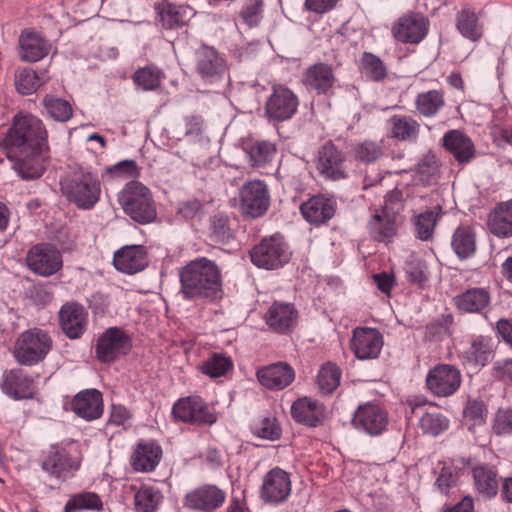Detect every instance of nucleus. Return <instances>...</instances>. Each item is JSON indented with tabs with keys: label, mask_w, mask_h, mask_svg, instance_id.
<instances>
[{
	"label": "nucleus",
	"mask_w": 512,
	"mask_h": 512,
	"mask_svg": "<svg viewBox=\"0 0 512 512\" xmlns=\"http://www.w3.org/2000/svg\"><path fill=\"white\" fill-rule=\"evenodd\" d=\"M175 419L194 425H211L216 416L210 412L207 404L200 398L189 396L179 399L172 408Z\"/></svg>",
	"instance_id": "4468645a"
},
{
	"label": "nucleus",
	"mask_w": 512,
	"mask_h": 512,
	"mask_svg": "<svg viewBox=\"0 0 512 512\" xmlns=\"http://www.w3.org/2000/svg\"><path fill=\"white\" fill-rule=\"evenodd\" d=\"M439 173V164L434 155H425L417 165V174L425 185L435 183Z\"/></svg>",
	"instance_id": "4d7b16f0"
},
{
	"label": "nucleus",
	"mask_w": 512,
	"mask_h": 512,
	"mask_svg": "<svg viewBox=\"0 0 512 512\" xmlns=\"http://www.w3.org/2000/svg\"><path fill=\"white\" fill-rule=\"evenodd\" d=\"M113 264L123 273H138L148 265L147 250L143 245L124 246L114 253Z\"/></svg>",
	"instance_id": "5701e85b"
},
{
	"label": "nucleus",
	"mask_w": 512,
	"mask_h": 512,
	"mask_svg": "<svg viewBox=\"0 0 512 512\" xmlns=\"http://www.w3.org/2000/svg\"><path fill=\"white\" fill-rule=\"evenodd\" d=\"M42 104L50 117L55 121L67 122L73 115L72 106L65 99L46 95L42 100Z\"/></svg>",
	"instance_id": "09e8293b"
},
{
	"label": "nucleus",
	"mask_w": 512,
	"mask_h": 512,
	"mask_svg": "<svg viewBox=\"0 0 512 512\" xmlns=\"http://www.w3.org/2000/svg\"><path fill=\"white\" fill-rule=\"evenodd\" d=\"M441 213L442 207L436 205L432 209L415 216V232L420 240L427 241L432 238L437 219Z\"/></svg>",
	"instance_id": "a18cd8bd"
},
{
	"label": "nucleus",
	"mask_w": 512,
	"mask_h": 512,
	"mask_svg": "<svg viewBox=\"0 0 512 512\" xmlns=\"http://www.w3.org/2000/svg\"><path fill=\"white\" fill-rule=\"evenodd\" d=\"M60 325L67 337L79 338L86 330L87 312L78 303H66L59 311Z\"/></svg>",
	"instance_id": "a878e982"
},
{
	"label": "nucleus",
	"mask_w": 512,
	"mask_h": 512,
	"mask_svg": "<svg viewBox=\"0 0 512 512\" xmlns=\"http://www.w3.org/2000/svg\"><path fill=\"white\" fill-rule=\"evenodd\" d=\"M232 369V359L222 353H212L200 366L201 372L210 378L222 377Z\"/></svg>",
	"instance_id": "49530a36"
},
{
	"label": "nucleus",
	"mask_w": 512,
	"mask_h": 512,
	"mask_svg": "<svg viewBox=\"0 0 512 512\" xmlns=\"http://www.w3.org/2000/svg\"><path fill=\"white\" fill-rule=\"evenodd\" d=\"M293 419L309 427L322 424L325 418L324 406L316 400L308 397L299 398L291 406Z\"/></svg>",
	"instance_id": "cd10ccee"
},
{
	"label": "nucleus",
	"mask_w": 512,
	"mask_h": 512,
	"mask_svg": "<svg viewBox=\"0 0 512 512\" xmlns=\"http://www.w3.org/2000/svg\"><path fill=\"white\" fill-rule=\"evenodd\" d=\"M0 388L5 395L14 400L31 399L36 390L34 378L22 368L5 370Z\"/></svg>",
	"instance_id": "a211bd4d"
},
{
	"label": "nucleus",
	"mask_w": 512,
	"mask_h": 512,
	"mask_svg": "<svg viewBox=\"0 0 512 512\" xmlns=\"http://www.w3.org/2000/svg\"><path fill=\"white\" fill-rule=\"evenodd\" d=\"M391 135L400 141L414 142L417 140L420 124L411 116L393 115L390 120Z\"/></svg>",
	"instance_id": "58836bf2"
},
{
	"label": "nucleus",
	"mask_w": 512,
	"mask_h": 512,
	"mask_svg": "<svg viewBox=\"0 0 512 512\" xmlns=\"http://www.w3.org/2000/svg\"><path fill=\"white\" fill-rule=\"evenodd\" d=\"M316 170L326 180L339 181L347 177L345 156L332 141H327L318 149Z\"/></svg>",
	"instance_id": "f8f14e48"
},
{
	"label": "nucleus",
	"mask_w": 512,
	"mask_h": 512,
	"mask_svg": "<svg viewBox=\"0 0 512 512\" xmlns=\"http://www.w3.org/2000/svg\"><path fill=\"white\" fill-rule=\"evenodd\" d=\"M384 155L381 142L364 140L354 146V156L357 161L374 163Z\"/></svg>",
	"instance_id": "603ef678"
},
{
	"label": "nucleus",
	"mask_w": 512,
	"mask_h": 512,
	"mask_svg": "<svg viewBox=\"0 0 512 512\" xmlns=\"http://www.w3.org/2000/svg\"><path fill=\"white\" fill-rule=\"evenodd\" d=\"M363 73L369 79L379 82L387 76V70L382 60L369 52H364L361 58Z\"/></svg>",
	"instance_id": "864d4df0"
},
{
	"label": "nucleus",
	"mask_w": 512,
	"mask_h": 512,
	"mask_svg": "<svg viewBox=\"0 0 512 512\" xmlns=\"http://www.w3.org/2000/svg\"><path fill=\"white\" fill-rule=\"evenodd\" d=\"M491 297L484 288H470L454 297L458 310L465 313H482L490 305Z\"/></svg>",
	"instance_id": "f704fd0d"
},
{
	"label": "nucleus",
	"mask_w": 512,
	"mask_h": 512,
	"mask_svg": "<svg viewBox=\"0 0 512 512\" xmlns=\"http://www.w3.org/2000/svg\"><path fill=\"white\" fill-rule=\"evenodd\" d=\"M193 14V10L188 6H176L170 3L158 5L160 22L167 29L183 26Z\"/></svg>",
	"instance_id": "4c0bfd02"
},
{
	"label": "nucleus",
	"mask_w": 512,
	"mask_h": 512,
	"mask_svg": "<svg viewBox=\"0 0 512 512\" xmlns=\"http://www.w3.org/2000/svg\"><path fill=\"white\" fill-rule=\"evenodd\" d=\"M26 261L32 272L43 277L54 275L63 266L60 251L47 243L33 246L27 254Z\"/></svg>",
	"instance_id": "9d476101"
},
{
	"label": "nucleus",
	"mask_w": 512,
	"mask_h": 512,
	"mask_svg": "<svg viewBox=\"0 0 512 512\" xmlns=\"http://www.w3.org/2000/svg\"><path fill=\"white\" fill-rule=\"evenodd\" d=\"M103 508V503L98 494L94 492H81L73 495L65 505V512H77L80 510H97Z\"/></svg>",
	"instance_id": "de8ad7c7"
},
{
	"label": "nucleus",
	"mask_w": 512,
	"mask_h": 512,
	"mask_svg": "<svg viewBox=\"0 0 512 512\" xmlns=\"http://www.w3.org/2000/svg\"><path fill=\"white\" fill-rule=\"evenodd\" d=\"M493 430L497 435L512 434V408L497 411Z\"/></svg>",
	"instance_id": "338daca9"
},
{
	"label": "nucleus",
	"mask_w": 512,
	"mask_h": 512,
	"mask_svg": "<svg viewBox=\"0 0 512 512\" xmlns=\"http://www.w3.org/2000/svg\"><path fill=\"white\" fill-rule=\"evenodd\" d=\"M253 433L266 440L274 441L280 438L281 429L275 418L264 417L253 425Z\"/></svg>",
	"instance_id": "052dcab7"
},
{
	"label": "nucleus",
	"mask_w": 512,
	"mask_h": 512,
	"mask_svg": "<svg viewBox=\"0 0 512 512\" xmlns=\"http://www.w3.org/2000/svg\"><path fill=\"white\" fill-rule=\"evenodd\" d=\"M43 83L36 72L32 69L21 70L16 77V88L23 95L35 92Z\"/></svg>",
	"instance_id": "13d9d810"
},
{
	"label": "nucleus",
	"mask_w": 512,
	"mask_h": 512,
	"mask_svg": "<svg viewBox=\"0 0 512 512\" xmlns=\"http://www.w3.org/2000/svg\"><path fill=\"white\" fill-rule=\"evenodd\" d=\"M131 349L130 335L122 328L110 327L98 338L95 352L101 362L110 363L127 355Z\"/></svg>",
	"instance_id": "6e6552de"
},
{
	"label": "nucleus",
	"mask_w": 512,
	"mask_h": 512,
	"mask_svg": "<svg viewBox=\"0 0 512 512\" xmlns=\"http://www.w3.org/2000/svg\"><path fill=\"white\" fill-rule=\"evenodd\" d=\"M161 456V447L156 443H139L131 456V465L135 471L150 472L158 465Z\"/></svg>",
	"instance_id": "c9c22d12"
},
{
	"label": "nucleus",
	"mask_w": 512,
	"mask_h": 512,
	"mask_svg": "<svg viewBox=\"0 0 512 512\" xmlns=\"http://www.w3.org/2000/svg\"><path fill=\"white\" fill-rule=\"evenodd\" d=\"M118 201L124 213L139 224H149L157 217L151 191L138 181L127 183L120 191Z\"/></svg>",
	"instance_id": "20e7f679"
},
{
	"label": "nucleus",
	"mask_w": 512,
	"mask_h": 512,
	"mask_svg": "<svg viewBox=\"0 0 512 512\" xmlns=\"http://www.w3.org/2000/svg\"><path fill=\"white\" fill-rule=\"evenodd\" d=\"M302 216L309 223L320 225L330 220L336 211V202L323 195L313 196L300 206Z\"/></svg>",
	"instance_id": "bb28decb"
},
{
	"label": "nucleus",
	"mask_w": 512,
	"mask_h": 512,
	"mask_svg": "<svg viewBox=\"0 0 512 512\" xmlns=\"http://www.w3.org/2000/svg\"><path fill=\"white\" fill-rule=\"evenodd\" d=\"M20 57L27 62L43 59L50 50L49 43L39 34L31 31L22 32L19 38Z\"/></svg>",
	"instance_id": "2f4dec72"
},
{
	"label": "nucleus",
	"mask_w": 512,
	"mask_h": 512,
	"mask_svg": "<svg viewBox=\"0 0 512 512\" xmlns=\"http://www.w3.org/2000/svg\"><path fill=\"white\" fill-rule=\"evenodd\" d=\"M163 77V72L155 66L139 68L132 76L134 83L146 91L157 89Z\"/></svg>",
	"instance_id": "8fccbe9b"
},
{
	"label": "nucleus",
	"mask_w": 512,
	"mask_h": 512,
	"mask_svg": "<svg viewBox=\"0 0 512 512\" xmlns=\"http://www.w3.org/2000/svg\"><path fill=\"white\" fill-rule=\"evenodd\" d=\"M449 426V420L440 413H424L419 421V427L424 434L437 436L444 432Z\"/></svg>",
	"instance_id": "5fc2aeb1"
},
{
	"label": "nucleus",
	"mask_w": 512,
	"mask_h": 512,
	"mask_svg": "<svg viewBox=\"0 0 512 512\" xmlns=\"http://www.w3.org/2000/svg\"><path fill=\"white\" fill-rule=\"evenodd\" d=\"M472 477L476 491L486 498L497 495L498 471L489 464H477L472 468Z\"/></svg>",
	"instance_id": "473e14b6"
},
{
	"label": "nucleus",
	"mask_w": 512,
	"mask_h": 512,
	"mask_svg": "<svg viewBox=\"0 0 512 512\" xmlns=\"http://www.w3.org/2000/svg\"><path fill=\"white\" fill-rule=\"evenodd\" d=\"M160 498L159 491L153 487L143 486L135 494V507L138 512H154Z\"/></svg>",
	"instance_id": "6e6d98bb"
},
{
	"label": "nucleus",
	"mask_w": 512,
	"mask_h": 512,
	"mask_svg": "<svg viewBox=\"0 0 512 512\" xmlns=\"http://www.w3.org/2000/svg\"><path fill=\"white\" fill-rule=\"evenodd\" d=\"M60 185L62 194L80 209H91L99 201L101 183L90 171L79 169L67 174Z\"/></svg>",
	"instance_id": "7ed1b4c3"
},
{
	"label": "nucleus",
	"mask_w": 512,
	"mask_h": 512,
	"mask_svg": "<svg viewBox=\"0 0 512 512\" xmlns=\"http://www.w3.org/2000/svg\"><path fill=\"white\" fill-rule=\"evenodd\" d=\"M302 82L308 91L328 95L333 90L336 77L330 65L319 62L305 70Z\"/></svg>",
	"instance_id": "4be33fe9"
},
{
	"label": "nucleus",
	"mask_w": 512,
	"mask_h": 512,
	"mask_svg": "<svg viewBox=\"0 0 512 512\" xmlns=\"http://www.w3.org/2000/svg\"><path fill=\"white\" fill-rule=\"evenodd\" d=\"M429 21L421 13L409 12L392 26L393 37L401 43L418 44L428 33Z\"/></svg>",
	"instance_id": "2eb2a0df"
},
{
	"label": "nucleus",
	"mask_w": 512,
	"mask_h": 512,
	"mask_svg": "<svg viewBox=\"0 0 512 512\" xmlns=\"http://www.w3.org/2000/svg\"><path fill=\"white\" fill-rule=\"evenodd\" d=\"M72 411L86 421L98 419L103 414V397L97 389L77 393L71 402Z\"/></svg>",
	"instance_id": "393cba45"
},
{
	"label": "nucleus",
	"mask_w": 512,
	"mask_h": 512,
	"mask_svg": "<svg viewBox=\"0 0 512 512\" xmlns=\"http://www.w3.org/2000/svg\"><path fill=\"white\" fill-rule=\"evenodd\" d=\"M41 468L51 478L63 482L73 476L79 468V463L69 455L65 448L51 445L43 452Z\"/></svg>",
	"instance_id": "9b49d317"
},
{
	"label": "nucleus",
	"mask_w": 512,
	"mask_h": 512,
	"mask_svg": "<svg viewBox=\"0 0 512 512\" xmlns=\"http://www.w3.org/2000/svg\"><path fill=\"white\" fill-rule=\"evenodd\" d=\"M383 346V337L375 328L357 327L353 330L350 348L359 360L375 359Z\"/></svg>",
	"instance_id": "6ab92c4d"
},
{
	"label": "nucleus",
	"mask_w": 512,
	"mask_h": 512,
	"mask_svg": "<svg viewBox=\"0 0 512 512\" xmlns=\"http://www.w3.org/2000/svg\"><path fill=\"white\" fill-rule=\"evenodd\" d=\"M416 110L424 117H433L445 105L444 94L440 90L419 93L415 100Z\"/></svg>",
	"instance_id": "c03bdc74"
},
{
	"label": "nucleus",
	"mask_w": 512,
	"mask_h": 512,
	"mask_svg": "<svg viewBox=\"0 0 512 512\" xmlns=\"http://www.w3.org/2000/svg\"><path fill=\"white\" fill-rule=\"evenodd\" d=\"M298 105V97L292 90L284 85H274L265 103V113L270 121L283 122L295 115Z\"/></svg>",
	"instance_id": "1a4fd4ad"
},
{
	"label": "nucleus",
	"mask_w": 512,
	"mask_h": 512,
	"mask_svg": "<svg viewBox=\"0 0 512 512\" xmlns=\"http://www.w3.org/2000/svg\"><path fill=\"white\" fill-rule=\"evenodd\" d=\"M352 425L370 436H378L387 429L388 414L379 405L368 402L354 412Z\"/></svg>",
	"instance_id": "dca6fc26"
},
{
	"label": "nucleus",
	"mask_w": 512,
	"mask_h": 512,
	"mask_svg": "<svg viewBox=\"0 0 512 512\" xmlns=\"http://www.w3.org/2000/svg\"><path fill=\"white\" fill-rule=\"evenodd\" d=\"M487 227L498 238L512 237V200L502 201L490 211Z\"/></svg>",
	"instance_id": "c85d7f7f"
},
{
	"label": "nucleus",
	"mask_w": 512,
	"mask_h": 512,
	"mask_svg": "<svg viewBox=\"0 0 512 512\" xmlns=\"http://www.w3.org/2000/svg\"><path fill=\"white\" fill-rule=\"evenodd\" d=\"M452 248L460 259H467L476 251V239L473 229L469 226L458 227L452 236Z\"/></svg>",
	"instance_id": "79ce46f5"
},
{
	"label": "nucleus",
	"mask_w": 512,
	"mask_h": 512,
	"mask_svg": "<svg viewBox=\"0 0 512 512\" xmlns=\"http://www.w3.org/2000/svg\"><path fill=\"white\" fill-rule=\"evenodd\" d=\"M297 311L293 304L275 301L266 314L267 325L275 332L286 333L296 323Z\"/></svg>",
	"instance_id": "c756f323"
},
{
	"label": "nucleus",
	"mask_w": 512,
	"mask_h": 512,
	"mask_svg": "<svg viewBox=\"0 0 512 512\" xmlns=\"http://www.w3.org/2000/svg\"><path fill=\"white\" fill-rule=\"evenodd\" d=\"M262 0H250L241 11L243 21L250 27L258 25L262 18Z\"/></svg>",
	"instance_id": "774afa93"
},
{
	"label": "nucleus",
	"mask_w": 512,
	"mask_h": 512,
	"mask_svg": "<svg viewBox=\"0 0 512 512\" xmlns=\"http://www.w3.org/2000/svg\"><path fill=\"white\" fill-rule=\"evenodd\" d=\"M342 371L335 363L323 364L316 377V385L322 395L332 394L340 385Z\"/></svg>",
	"instance_id": "37998d69"
},
{
	"label": "nucleus",
	"mask_w": 512,
	"mask_h": 512,
	"mask_svg": "<svg viewBox=\"0 0 512 512\" xmlns=\"http://www.w3.org/2000/svg\"><path fill=\"white\" fill-rule=\"evenodd\" d=\"M459 479V469L452 463H444L440 474L435 481V486L442 493L447 495Z\"/></svg>",
	"instance_id": "bf43d9fd"
},
{
	"label": "nucleus",
	"mask_w": 512,
	"mask_h": 512,
	"mask_svg": "<svg viewBox=\"0 0 512 512\" xmlns=\"http://www.w3.org/2000/svg\"><path fill=\"white\" fill-rule=\"evenodd\" d=\"M442 141L443 146L453 154L459 163H467L475 155L471 139L458 130H450L445 133Z\"/></svg>",
	"instance_id": "72a5a7b5"
},
{
	"label": "nucleus",
	"mask_w": 512,
	"mask_h": 512,
	"mask_svg": "<svg viewBox=\"0 0 512 512\" xmlns=\"http://www.w3.org/2000/svg\"><path fill=\"white\" fill-rule=\"evenodd\" d=\"M52 348V339L41 329L33 328L23 332L14 347V358L23 366H34L43 361Z\"/></svg>",
	"instance_id": "39448f33"
},
{
	"label": "nucleus",
	"mask_w": 512,
	"mask_h": 512,
	"mask_svg": "<svg viewBox=\"0 0 512 512\" xmlns=\"http://www.w3.org/2000/svg\"><path fill=\"white\" fill-rule=\"evenodd\" d=\"M209 230V237L215 243L226 244L233 238L229 219L223 214H217L210 218Z\"/></svg>",
	"instance_id": "3c124183"
},
{
	"label": "nucleus",
	"mask_w": 512,
	"mask_h": 512,
	"mask_svg": "<svg viewBox=\"0 0 512 512\" xmlns=\"http://www.w3.org/2000/svg\"><path fill=\"white\" fill-rule=\"evenodd\" d=\"M225 499L224 490L213 484H204L188 492L184 503L186 507L193 510L212 512L221 507Z\"/></svg>",
	"instance_id": "412c9836"
},
{
	"label": "nucleus",
	"mask_w": 512,
	"mask_h": 512,
	"mask_svg": "<svg viewBox=\"0 0 512 512\" xmlns=\"http://www.w3.org/2000/svg\"><path fill=\"white\" fill-rule=\"evenodd\" d=\"M185 300L214 302L222 298V277L214 261L201 257L187 263L179 272Z\"/></svg>",
	"instance_id": "f03ea898"
},
{
	"label": "nucleus",
	"mask_w": 512,
	"mask_h": 512,
	"mask_svg": "<svg viewBox=\"0 0 512 512\" xmlns=\"http://www.w3.org/2000/svg\"><path fill=\"white\" fill-rule=\"evenodd\" d=\"M291 490L290 474L279 467H275L263 477L260 497L265 503L277 505L288 499Z\"/></svg>",
	"instance_id": "ddd939ff"
},
{
	"label": "nucleus",
	"mask_w": 512,
	"mask_h": 512,
	"mask_svg": "<svg viewBox=\"0 0 512 512\" xmlns=\"http://www.w3.org/2000/svg\"><path fill=\"white\" fill-rule=\"evenodd\" d=\"M404 210V199L401 190L395 188L389 191L384 197V204L380 212L384 215L396 218Z\"/></svg>",
	"instance_id": "e2e57ef3"
},
{
	"label": "nucleus",
	"mask_w": 512,
	"mask_h": 512,
	"mask_svg": "<svg viewBox=\"0 0 512 512\" xmlns=\"http://www.w3.org/2000/svg\"><path fill=\"white\" fill-rule=\"evenodd\" d=\"M105 173L115 178H135L139 175V167L134 160H123L105 169Z\"/></svg>",
	"instance_id": "0e129e2a"
},
{
	"label": "nucleus",
	"mask_w": 512,
	"mask_h": 512,
	"mask_svg": "<svg viewBox=\"0 0 512 512\" xmlns=\"http://www.w3.org/2000/svg\"><path fill=\"white\" fill-rule=\"evenodd\" d=\"M196 71L206 83H216L227 74L226 61L212 47L204 46L196 52Z\"/></svg>",
	"instance_id": "aec40b11"
},
{
	"label": "nucleus",
	"mask_w": 512,
	"mask_h": 512,
	"mask_svg": "<svg viewBox=\"0 0 512 512\" xmlns=\"http://www.w3.org/2000/svg\"><path fill=\"white\" fill-rule=\"evenodd\" d=\"M243 150L248 158V162L253 168L265 167L274 159L277 148L276 145L267 140H256L245 143Z\"/></svg>",
	"instance_id": "e433bc0d"
},
{
	"label": "nucleus",
	"mask_w": 512,
	"mask_h": 512,
	"mask_svg": "<svg viewBox=\"0 0 512 512\" xmlns=\"http://www.w3.org/2000/svg\"><path fill=\"white\" fill-rule=\"evenodd\" d=\"M396 218L376 212L369 221L368 227L371 237L379 242H388L396 235Z\"/></svg>",
	"instance_id": "a19ab883"
},
{
	"label": "nucleus",
	"mask_w": 512,
	"mask_h": 512,
	"mask_svg": "<svg viewBox=\"0 0 512 512\" xmlns=\"http://www.w3.org/2000/svg\"><path fill=\"white\" fill-rule=\"evenodd\" d=\"M260 384L270 390H282L295 379L294 369L286 362H277L257 370Z\"/></svg>",
	"instance_id": "b1692460"
},
{
	"label": "nucleus",
	"mask_w": 512,
	"mask_h": 512,
	"mask_svg": "<svg viewBox=\"0 0 512 512\" xmlns=\"http://www.w3.org/2000/svg\"><path fill=\"white\" fill-rule=\"evenodd\" d=\"M463 414L464 418L469 420L473 426L482 425L487 417V408L480 399H468Z\"/></svg>",
	"instance_id": "680f3d73"
},
{
	"label": "nucleus",
	"mask_w": 512,
	"mask_h": 512,
	"mask_svg": "<svg viewBox=\"0 0 512 512\" xmlns=\"http://www.w3.org/2000/svg\"><path fill=\"white\" fill-rule=\"evenodd\" d=\"M461 382L460 371L449 364L437 365L426 377L428 389L438 397L453 395L459 389Z\"/></svg>",
	"instance_id": "f3484780"
},
{
	"label": "nucleus",
	"mask_w": 512,
	"mask_h": 512,
	"mask_svg": "<svg viewBox=\"0 0 512 512\" xmlns=\"http://www.w3.org/2000/svg\"><path fill=\"white\" fill-rule=\"evenodd\" d=\"M405 270L408 280L412 283L423 286L428 280L427 265L423 260L416 258L409 260Z\"/></svg>",
	"instance_id": "69168bd1"
},
{
	"label": "nucleus",
	"mask_w": 512,
	"mask_h": 512,
	"mask_svg": "<svg viewBox=\"0 0 512 512\" xmlns=\"http://www.w3.org/2000/svg\"><path fill=\"white\" fill-rule=\"evenodd\" d=\"M238 198L240 213L251 219L262 217L270 207V191L263 180L246 181L239 188Z\"/></svg>",
	"instance_id": "423d86ee"
},
{
	"label": "nucleus",
	"mask_w": 512,
	"mask_h": 512,
	"mask_svg": "<svg viewBox=\"0 0 512 512\" xmlns=\"http://www.w3.org/2000/svg\"><path fill=\"white\" fill-rule=\"evenodd\" d=\"M491 354L492 349L489 339L484 336H477L463 352V358L471 366L484 367L489 362Z\"/></svg>",
	"instance_id": "ea45409f"
},
{
	"label": "nucleus",
	"mask_w": 512,
	"mask_h": 512,
	"mask_svg": "<svg viewBox=\"0 0 512 512\" xmlns=\"http://www.w3.org/2000/svg\"><path fill=\"white\" fill-rule=\"evenodd\" d=\"M0 147L14 162V170L24 180L39 178L49 164L47 130L43 122L31 114L14 117Z\"/></svg>",
	"instance_id": "f257e3e1"
},
{
	"label": "nucleus",
	"mask_w": 512,
	"mask_h": 512,
	"mask_svg": "<svg viewBox=\"0 0 512 512\" xmlns=\"http://www.w3.org/2000/svg\"><path fill=\"white\" fill-rule=\"evenodd\" d=\"M455 26L463 38L474 43L480 41L484 35V24L471 7H464L456 14Z\"/></svg>",
	"instance_id": "7c9ffc66"
},
{
	"label": "nucleus",
	"mask_w": 512,
	"mask_h": 512,
	"mask_svg": "<svg viewBox=\"0 0 512 512\" xmlns=\"http://www.w3.org/2000/svg\"><path fill=\"white\" fill-rule=\"evenodd\" d=\"M251 261L254 265L267 270L282 267L290 259V252L283 237L273 235L264 238L250 252Z\"/></svg>",
	"instance_id": "0eeeda50"
}]
</instances>
